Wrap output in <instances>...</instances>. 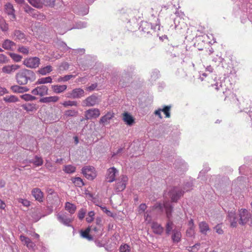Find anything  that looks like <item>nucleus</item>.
Wrapping results in <instances>:
<instances>
[{"label":"nucleus","mask_w":252,"mask_h":252,"mask_svg":"<svg viewBox=\"0 0 252 252\" xmlns=\"http://www.w3.org/2000/svg\"><path fill=\"white\" fill-rule=\"evenodd\" d=\"M15 79L18 84L25 85L29 82L34 81L36 79V75L32 70L23 68L16 73Z\"/></svg>","instance_id":"1"},{"label":"nucleus","mask_w":252,"mask_h":252,"mask_svg":"<svg viewBox=\"0 0 252 252\" xmlns=\"http://www.w3.org/2000/svg\"><path fill=\"white\" fill-rule=\"evenodd\" d=\"M239 223L242 225L248 224L252 226V211L250 212L247 209H241L239 211Z\"/></svg>","instance_id":"2"},{"label":"nucleus","mask_w":252,"mask_h":252,"mask_svg":"<svg viewBox=\"0 0 252 252\" xmlns=\"http://www.w3.org/2000/svg\"><path fill=\"white\" fill-rule=\"evenodd\" d=\"M82 173L88 179L92 180L96 176L95 169L91 166H85L82 169Z\"/></svg>","instance_id":"3"},{"label":"nucleus","mask_w":252,"mask_h":252,"mask_svg":"<svg viewBox=\"0 0 252 252\" xmlns=\"http://www.w3.org/2000/svg\"><path fill=\"white\" fill-rule=\"evenodd\" d=\"M85 95L84 91L81 88H76L65 94V97L69 98H80Z\"/></svg>","instance_id":"4"},{"label":"nucleus","mask_w":252,"mask_h":252,"mask_svg":"<svg viewBox=\"0 0 252 252\" xmlns=\"http://www.w3.org/2000/svg\"><path fill=\"white\" fill-rule=\"evenodd\" d=\"M39 63L40 59L36 57L26 59L23 61V64L27 67L30 68H35L37 67Z\"/></svg>","instance_id":"5"},{"label":"nucleus","mask_w":252,"mask_h":252,"mask_svg":"<svg viewBox=\"0 0 252 252\" xmlns=\"http://www.w3.org/2000/svg\"><path fill=\"white\" fill-rule=\"evenodd\" d=\"M128 181V178L126 175H122L116 181L115 189L117 191H122L124 190L126 187V185Z\"/></svg>","instance_id":"6"},{"label":"nucleus","mask_w":252,"mask_h":252,"mask_svg":"<svg viewBox=\"0 0 252 252\" xmlns=\"http://www.w3.org/2000/svg\"><path fill=\"white\" fill-rule=\"evenodd\" d=\"M184 191L179 188L174 187L170 192V196L172 202H177L183 195Z\"/></svg>","instance_id":"7"},{"label":"nucleus","mask_w":252,"mask_h":252,"mask_svg":"<svg viewBox=\"0 0 252 252\" xmlns=\"http://www.w3.org/2000/svg\"><path fill=\"white\" fill-rule=\"evenodd\" d=\"M48 88L46 86L41 85L37 86L32 91L33 95H40L41 96L48 94Z\"/></svg>","instance_id":"8"},{"label":"nucleus","mask_w":252,"mask_h":252,"mask_svg":"<svg viewBox=\"0 0 252 252\" xmlns=\"http://www.w3.org/2000/svg\"><path fill=\"white\" fill-rule=\"evenodd\" d=\"M118 170L114 167L109 168L107 170L106 174V178L107 180V182L109 183H112L114 182L115 180L116 176L118 174Z\"/></svg>","instance_id":"9"},{"label":"nucleus","mask_w":252,"mask_h":252,"mask_svg":"<svg viewBox=\"0 0 252 252\" xmlns=\"http://www.w3.org/2000/svg\"><path fill=\"white\" fill-rule=\"evenodd\" d=\"M100 114V111L98 109H90L85 112V119L86 120L95 119L98 117Z\"/></svg>","instance_id":"10"},{"label":"nucleus","mask_w":252,"mask_h":252,"mask_svg":"<svg viewBox=\"0 0 252 252\" xmlns=\"http://www.w3.org/2000/svg\"><path fill=\"white\" fill-rule=\"evenodd\" d=\"M88 227L91 228L90 233L93 235V237L98 238L102 236L103 230V227L92 225Z\"/></svg>","instance_id":"11"},{"label":"nucleus","mask_w":252,"mask_h":252,"mask_svg":"<svg viewBox=\"0 0 252 252\" xmlns=\"http://www.w3.org/2000/svg\"><path fill=\"white\" fill-rule=\"evenodd\" d=\"M20 239L23 244L26 245L29 250H34L36 247V245L32 241V240L28 237L24 236V235H21L20 236Z\"/></svg>","instance_id":"12"},{"label":"nucleus","mask_w":252,"mask_h":252,"mask_svg":"<svg viewBox=\"0 0 252 252\" xmlns=\"http://www.w3.org/2000/svg\"><path fill=\"white\" fill-rule=\"evenodd\" d=\"M227 219L230 223V225L232 227L237 226V222H239V219L235 212H229L227 215Z\"/></svg>","instance_id":"13"},{"label":"nucleus","mask_w":252,"mask_h":252,"mask_svg":"<svg viewBox=\"0 0 252 252\" xmlns=\"http://www.w3.org/2000/svg\"><path fill=\"white\" fill-rule=\"evenodd\" d=\"M28 2L33 7L37 8H42L43 5H50L46 0H28Z\"/></svg>","instance_id":"14"},{"label":"nucleus","mask_w":252,"mask_h":252,"mask_svg":"<svg viewBox=\"0 0 252 252\" xmlns=\"http://www.w3.org/2000/svg\"><path fill=\"white\" fill-rule=\"evenodd\" d=\"M57 220L62 223L64 224V225L67 226H70L71 225L70 223L72 222V220L71 219L67 218L64 215H62L60 214H58L57 215Z\"/></svg>","instance_id":"15"},{"label":"nucleus","mask_w":252,"mask_h":252,"mask_svg":"<svg viewBox=\"0 0 252 252\" xmlns=\"http://www.w3.org/2000/svg\"><path fill=\"white\" fill-rule=\"evenodd\" d=\"M32 194L36 200L41 202L43 201V193L39 188H34L32 191Z\"/></svg>","instance_id":"16"},{"label":"nucleus","mask_w":252,"mask_h":252,"mask_svg":"<svg viewBox=\"0 0 252 252\" xmlns=\"http://www.w3.org/2000/svg\"><path fill=\"white\" fill-rule=\"evenodd\" d=\"M2 47L6 50L13 51L16 46L15 42L9 39H5L2 43Z\"/></svg>","instance_id":"17"},{"label":"nucleus","mask_w":252,"mask_h":252,"mask_svg":"<svg viewBox=\"0 0 252 252\" xmlns=\"http://www.w3.org/2000/svg\"><path fill=\"white\" fill-rule=\"evenodd\" d=\"M20 68V66L18 64H12L11 65H6L2 68V71L7 74H11L15 72L16 70Z\"/></svg>","instance_id":"18"},{"label":"nucleus","mask_w":252,"mask_h":252,"mask_svg":"<svg viewBox=\"0 0 252 252\" xmlns=\"http://www.w3.org/2000/svg\"><path fill=\"white\" fill-rule=\"evenodd\" d=\"M67 86L65 85H52L51 89L56 94H61L64 92L67 89Z\"/></svg>","instance_id":"19"},{"label":"nucleus","mask_w":252,"mask_h":252,"mask_svg":"<svg viewBox=\"0 0 252 252\" xmlns=\"http://www.w3.org/2000/svg\"><path fill=\"white\" fill-rule=\"evenodd\" d=\"M10 89L14 93H23L29 91V89L27 87H22L17 85L12 86Z\"/></svg>","instance_id":"20"},{"label":"nucleus","mask_w":252,"mask_h":252,"mask_svg":"<svg viewBox=\"0 0 252 252\" xmlns=\"http://www.w3.org/2000/svg\"><path fill=\"white\" fill-rule=\"evenodd\" d=\"M5 11L8 15L11 16V19H15V10L12 4L10 3H6L5 5Z\"/></svg>","instance_id":"21"},{"label":"nucleus","mask_w":252,"mask_h":252,"mask_svg":"<svg viewBox=\"0 0 252 252\" xmlns=\"http://www.w3.org/2000/svg\"><path fill=\"white\" fill-rule=\"evenodd\" d=\"M152 228L153 230V232L157 234L161 235L164 230L163 227L161 225L158 223L157 222H153L152 224Z\"/></svg>","instance_id":"22"},{"label":"nucleus","mask_w":252,"mask_h":252,"mask_svg":"<svg viewBox=\"0 0 252 252\" xmlns=\"http://www.w3.org/2000/svg\"><path fill=\"white\" fill-rule=\"evenodd\" d=\"M85 102L87 106H93L97 103V97L94 95H92L85 99Z\"/></svg>","instance_id":"23"},{"label":"nucleus","mask_w":252,"mask_h":252,"mask_svg":"<svg viewBox=\"0 0 252 252\" xmlns=\"http://www.w3.org/2000/svg\"><path fill=\"white\" fill-rule=\"evenodd\" d=\"M123 120L128 126H132L134 123V118L127 112H125L123 114Z\"/></svg>","instance_id":"24"},{"label":"nucleus","mask_w":252,"mask_h":252,"mask_svg":"<svg viewBox=\"0 0 252 252\" xmlns=\"http://www.w3.org/2000/svg\"><path fill=\"white\" fill-rule=\"evenodd\" d=\"M59 99L58 96H51L41 98L39 100V102L44 103H49L50 102H56Z\"/></svg>","instance_id":"25"},{"label":"nucleus","mask_w":252,"mask_h":252,"mask_svg":"<svg viewBox=\"0 0 252 252\" xmlns=\"http://www.w3.org/2000/svg\"><path fill=\"white\" fill-rule=\"evenodd\" d=\"M114 117V114L111 112H108L100 119V124L105 125L109 123L110 120Z\"/></svg>","instance_id":"26"},{"label":"nucleus","mask_w":252,"mask_h":252,"mask_svg":"<svg viewBox=\"0 0 252 252\" xmlns=\"http://www.w3.org/2000/svg\"><path fill=\"white\" fill-rule=\"evenodd\" d=\"M12 37L14 40H21L26 38V35L22 31L15 30L13 33Z\"/></svg>","instance_id":"27"},{"label":"nucleus","mask_w":252,"mask_h":252,"mask_svg":"<svg viewBox=\"0 0 252 252\" xmlns=\"http://www.w3.org/2000/svg\"><path fill=\"white\" fill-rule=\"evenodd\" d=\"M164 207L165 209L167 217L168 219H170L172 216V212L173 207L168 202L164 203Z\"/></svg>","instance_id":"28"},{"label":"nucleus","mask_w":252,"mask_h":252,"mask_svg":"<svg viewBox=\"0 0 252 252\" xmlns=\"http://www.w3.org/2000/svg\"><path fill=\"white\" fill-rule=\"evenodd\" d=\"M22 107L27 112H32L37 109L36 104L34 103H27L23 104Z\"/></svg>","instance_id":"29"},{"label":"nucleus","mask_w":252,"mask_h":252,"mask_svg":"<svg viewBox=\"0 0 252 252\" xmlns=\"http://www.w3.org/2000/svg\"><path fill=\"white\" fill-rule=\"evenodd\" d=\"M199 228L201 233L206 234L207 232L209 230L208 224L205 221L200 222L199 224Z\"/></svg>","instance_id":"30"},{"label":"nucleus","mask_w":252,"mask_h":252,"mask_svg":"<svg viewBox=\"0 0 252 252\" xmlns=\"http://www.w3.org/2000/svg\"><path fill=\"white\" fill-rule=\"evenodd\" d=\"M181 238V233L179 230L174 229L172 235V239L174 242H179Z\"/></svg>","instance_id":"31"},{"label":"nucleus","mask_w":252,"mask_h":252,"mask_svg":"<svg viewBox=\"0 0 252 252\" xmlns=\"http://www.w3.org/2000/svg\"><path fill=\"white\" fill-rule=\"evenodd\" d=\"M3 100L7 103H14L19 101L18 98L14 95H6L3 97Z\"/></svg>","instance_id":"32"},{"label":"nucleus","mask_w":252,"mask_h":252,"mask_svg":"<svg viewBox=\"0 0 252 252\" xmlns=\"http://www.w3.org/2000/svg\"><path fill=\"white\" fill-rule=\"evenodd\" d=\"M52 82V78L50 76L41 78L38 79L35 82V85L44 84L47 83H51Z\"/></svg>","instance_id":"33"},{"label":"nucleus","mask_w":252,"mask_h":252,"mask_svg":"<svg viewBox=\"0 0 252 252\" xmlns=\"http://www.w3.org/2000/svg\"><path fill=\"white\" fill-rule=\"evenodd\" d=\"M65 209L69 213H70L71 214H73L75 213V212L76 211V207L74 204L71 203L70 202H67L65 203Z\"/></svg>","instance_id":"34"},{"label":"nucleus","mask_w":252,"mask_h":252,"mask_svg":"<svg viewBox=\"0 0 252 252\" xmlns=\"http://www.w3.org/2000/svg\"><path fill=\"white\" fill-rule=\"evenodd\" d=\"M90 227H87L85 231H81V235L82 237L87 239L88 240H92L93 237L92 235H90Z\"/></svg>","instance_id":"35"},{"label":"nucleus","mask_w":252,"mask_h":252,"mask_svg":"<svg viewBox=\"0 0 252 252\" xmlns=\"http://www.w3.org/2000/svg\"><path fill=\"white\" fill-rule=\"evenodd\" d=\"M52 67L51 65H47L45 67L41 68L38 70L39 74L42 75H45L48 73H49L52 71Z\"/></svg>","instance_id":"36"},{"label":"nucleus","mask_w":252,"mask_h":252,"mask_svg":"<svg viewBox=\"0 0 252 252\" xmlns=\"http://www.w3.org/2000/svg\"><path fill=\"white\" fill-rule=\"evenodd\" d=\"M72 182L75 186L78 187H82L84 185V183L81 178L80 177H75L72 179Z\"/></svg>","instance_id":"37"},{"label":"nucleus","mask_w":252,"mask_h":252,"mask_svg":"<svg viewBox=\"0 0 252 252\" xmlns=\"http://www.w3.org/2000/svg\"><path fill=\"white\" fill-rule=\"evenodd\" d=\"M24 9L25 12L29 14L31 16L34 17L35 15L36 10L32 8L28 4H26L24 5Z\"/></svg>","instance_id":"38"},{"label":"nucleus","mask_w":252,"mask_h":252,"mask_svg":"<svg viewBox=\"0 0 252 252\" xmlns=\"http://www.w3.org/2000/svg\"><path fill=\"white\" fill-rule=\"evenodd\" d=\"M31 163H33L35 165L39 166L43 164V159L41 157L36 156L34 159L30 161Z\"/></svg>","instance_id":"39"},{"label":"nucleus","mask_w":252,"mask_h":252,"mask_svg":"<svg viewBox=\"0 0 252 252\" xmlns=\"http://www.w3.org/2000/svg\"><path fill=\"white\" fill-rule=\"evenodd\" d=\"M76 170V167L72 165H67L63 167V171L67 174L74 173Z\"/></svg>","instance_id":"40"},{"label":"nucleus","mask_w":252,"mask_h":252,"mask_svg":"<svg viewBox=\"0 0 252 252\" xmlns=\"http://www.w3.org/2000/svg\"><path fill=\"white\" fill-rule=\"evenodd\" d=\"M20 97L26 101H33L36 99L35 96L28 94L21 95Z\"/></svg>","instance_id":"41"},{"label":"nucleus","mask_w":252,"mask_h":252,"mask_svg":"<svg viewBox=\"0 0 252 252\" xmlns=\"http://www.w3.org/2000/svg\"><path fill=\"white\" fill-rule=\"evenodd\" d=\"M95 213L93 211H91L88 212L86 220L88 223H91L94 219Z\"/></svg>","instance_id":"42"},{"label":"nucleus","mask_w":252,"mask_h":252,"mask_svg":"<svg viewBox=\"0 0 252 252\" xmlns=\"http://www.w3.org/2000/svg\"><path fill=\"white\" fill-rule=\"evenodd\" d=\"M9 56L15 62H19L21 61L22 59V57L21 55L15 53H9Z\"/></svg>","instance_id":"43"},{"label":"nucleus","mask_w":252,"mask_h":252,"mask_svg":"<svg viewBox=\"0 0 252 252\" xmlns=\"http://www.w3.org/2000/svg\"><path fill=\"white\" fill-rule=\"evenodd\" d=\"M62 104L65 107L73 106H76L77 105V102L76 101L67 100L64 101Z\"/></svg>","instance_id":"44"},{"label":"nucleus","mask_w":252,"mask_h":252,"mask_svg":"<svg viewBox=\"0 0 252 252\" xmlns=\"http://www.w3.org/2000/svg\"><path fill=\"white\" fill-rule=\"evenodd\" d=\"M173 222L169 220L166 224V233L167 234H169L173 228Z\"/></svg>","instance_id":"45"},{"label":"nucleus","mask_w":252,"mask_h":252,"mask_svg":"<svg viewBox=\"0 0 252 252\" xmlns=\"http://www.w3.org/2000/svg\"><path fill=\"white\" fill-rule=\"evenodd\" d=\"M58 46L61 50L63 52H66L70 49V48L67 46L66 44L63 41L59 42Z\"/></svg>","instance_id":"46"},{"label":"nucleus","mask_w":252,"mask_h":252,"mask_svg":"<svg viewBox=\"0 0 252 252\" xmlns=\"http://www.w3.org/2000/svg\"><path fill=\"white\" fill-rule=\"evenodd\" d=\"M78 112L75 110H68L64 112L66 117H73L77 115Z\"/></svg>","instance_id":"47"},{"label":"nucleus","mask_w":252,"mask_h":252,"mask_svg":"<svg viewBox=\"0 0 252 252\" xmlns=\"http://www.w3.org/2000/svg\"><path fill=\"white\" fill-rule=\"evenodd\" d=\"M170 106H165L163 109H161L162 112H163L164 113L166 117L167 118H169L170 117Z\"/></svg>","instance_id":"48"},{"label":"nucleus","mask_w":252,"mask_h":252,"mask_svg":"<svg viewBox=\"0 0 252 252\" xmlns=\"http://www.w3.org/2000/svg\"><path fill=\"white\" fill-rule=\"evenodd\" d=\"M86 214V210L83 208L81 209L78 213V217L79 220H82L84 218Z\"/></svg>","instance_id":"49"},{"label":"nucleus","mask_w":252,"mask_h":252,"mask_svg":"<svg viewBox=\"0 0 252 252\" xmlns=\"http://www.w3.org/2000/svg\"><path fill=\"white\" fill-rule=\"evenodd\" d=\"M0 29L3 32H7L8 30V24L4 21L1 22L0 23Z\"/></svg>","instance_id":"50"},{"label":"nucleus","mask_w":252,"mask_h":252,"mask_svg":"<svg viewBox=\"0 0 252 252\" xmlns=\"http://www.w3.org/2000/svg\"><path fill=\"white\" fill-rule=\"evenodd\" d=\"M120 252H130V248L128 245L127 244H124L121 245L120 247Z\"/></svg>","instance_id":"51"},{"label":"nucleus","mask_w":252,"mask_h":252,"mask_svg":"<svg viewBox=\"0 0 252 252\" xmlns=\"http://www.w3.org/2000/svg\"><path fill=\"white\" fill-rule=\"evenodd\" d=\"M8 62V58L5 55L0 54V63H5Z\"/></svg>","instance_id":"52"},{"label":"nucleus","mask_w":252,"mask_h":252,"mask_svg":"<svg viewBox=\"0 0 252 252\" xmlns=\"http://www.w3.org/2000/svg\"><path fill=\"white\" fill-rule=\"evenodd\" d=\"M18 51L26 55H28L29 52V48L24 46H21L19 47Z\"/></svg>","instance_id":"53"},{"label":"nucleus","mask_w":252,"mask_h":252,"mask_svg":"<svg viewBox=\"0 0 252 252\" xmlns=\"http://www.w3.org/2000/svg\"><path fill=\"white\" fill-rule=\"evenodd\" d=\"M18 201L26 207H28L30 205V202L27 199L19 198Z\"/></svg>","instance_id":"54"},{"label":"nucleus","mask_w":252,"mask_h":252,"mask_svg":"<svg viewBox=\"0 0 252 252\" xmlns=\"http://www.w3.org/2000/svg\"><path fill=\"white\" fill-rule=\"evenodd\" d=\"M100 207L101 208L103 212L106 213L108 216L112 217L113 216L112 213L109 210H108L106 207L101 206H100Z\"/></svg>","instance_id":"55"},{"label":"nucleus","mask_w":252,"mask_h":252,"mask_svg":"<svg viewBox=\"0 0 252 252\" xmlns=\"http://www.w3.org/2000/svg\"><path fill=\"white\" fill-rule=\"evenodd\" d=\"M147 208V206L145 203L141 204L139 205L138 208L139 213H143Z\"/></svg>","instance_id":"56"},{"label":"nucleus","mask_w":252,"mask_h":252,"mask_svg":"<svg viewBox=\"0 0 252 252\" xmlns=\"http://www.w3.org/2000/svg\"><path fill=\"white\" fill-rule=\"evenodd\" d=\"M194 228L189 227V228L187 229V232H186L187 235L188 236L191 237L194 235Z\"/></svg>","instance_id":"57"},{"label":"nucleus","mask_w":252,"mask_h":252,"mask_svg":"<svg viewBox=\"0 0 252 252\" xmlns=\"http://www.w3.org/2000/svg\"><path fill=\"white\" fill-rule=\"evenodd\" d=\"M87 23L84 22H78L76 24V28L78 29H82L86 27Z\"/></svg>","instance_id":"58"},{"label":"nucleus","mask_w":252,"mask_h":252,"mask_svg":"<svg viewBox=\"0 0 252 252\" xmlns=\"http://www.w3.org/2000/svg\"><path fill=\"white\" fill-rule=\"evenodd\" d=\"M215 229L217 233L219 234H222L223 233V230L221 229L220 224L217 225L215 227Z\"/></svg>","instance_id":"59"},{"label":"nucleus","mask_w":252,"mask_h":252,"mask_svg":"<svg viewBox=\"0 0 252 252\" xmlns=\"http://www.w3.org/2000/svg\"><path fill=\"white\" fill-rule=\"evenodd\" d=\"M159 76V71L158 70H155L152 72L151 74V79L153 80H156Z\"/></svg>","instance_id":"60"},{"label":"nucleus","mask_w":252,"mask_h":252,"mask_svg":"<svg viewBox=\"0 0 252 252\" xmlns=\"http://www.w3.org/2000/svg\"><path fill=\"white\" fill-rule=\"evenodd\" d=\"M95 223L96 226L103 227V225L102 223V219L100 217H98L95 219Z\"/></svg>","instance_id":"61"},{"label":"nucleus","mask_w":252,"mask_h":252,"mask_svg":"<svg viewBox=\"0 0 252 252\" xmlns=\"http://www.w3.org/2000/svg\"><path fill=\"white\" fill-rule=\"evenodd\" d=\"M97 86V85L96 83L92 84L91 85L88 87L86 88V90L90 92L93 91L96 88Z\"/></svg>","instance_id":"62"},{"label":"nucleus","mask_w":252,"mask_h":252,"mask_svg":"<svg viewBox=\"0 0 252 252\" xmlns=\"http://www.w3.org/2000/svg\"><path fill=\"white\" fill-rule=\"evenodd\" d=\"M74 77V76L72 75H65L64 76H63V79H64V82H66L68 80H69L70 79H71V78H73Z\"/></svg>","instance_id":"63"},{"label":"nucleus","mask_w":252,"mask_h":252,"mask_svg":"<svg viewBox=\"0 0 252 252\" xmlns=\"http://www.w3.org/2000/svg\"><path fill=\"white\" fill-rule=\"evenodd\" d=\"M192 187V183H187L184 188V189L186 191L189 190L190 188Z\"/></svg>","instance_id":"64"}]
</instances>
